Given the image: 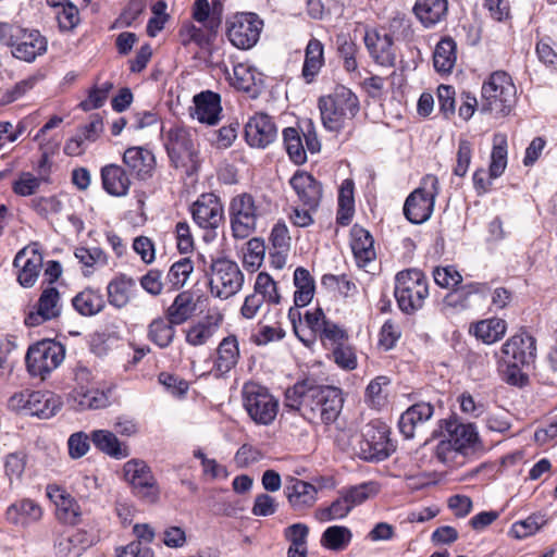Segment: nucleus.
Returning a JSON list of instances; mask_svg holds the SVG:
<instances>
[{
  "label": "nucleus",
  "mask_w": 557,
  "mask_h": 557,
  "mask_svg": "<svg viewBox=\"0 0 557 557\" xmlns=\"http://www.w3.org/2000/svg\"><path fill=\"white\" fill-rule=\"evenodd\" d=\"M342 389L331 385H320L313 379L295 383L285 392V407L295 410L312 424L333 423L343 409Z\"/></svg>",
  "instance_id": "f257e3e1"
},
{
  "label": "nucleus",
  "mask_w": 557,
  "mask_h": 557,
  "mask_svg": "<svg viewBox=\"0 0 557 557\" xmlns=\"http://www.w3.org/2000/svg\"><path fill=\"white\" fill-rule=\"evenodd\" d=\"M318 106L325 129L338 133L348 128L347 135H352L354 119L360 110L359 99L355 92L346 86L338 85L332 94L320 97Z\"/></svg>",
  "instance_id": "f03ea898"
},
{
  "label": "nucleus",
  "mask_w": 557,
  "mask_h": 557,
  "mask_svg": "<svg viewBox=\"0 0 557 557\" xmlns=\"http://www.w3.org/2000/svg\"><path fill=\"white\" fill-rule=\"evenodd\" d=\"M163 140L172 166L183 170L188 176L199 170V149L190 128L174 125L164 132Z\"/></svg>",
  "instance_id": "7ed1b4c3"
},
{
  "label": "nucleus",
  "mask_w": 557,
  "mask_h": 557,
  "mask_svg": "<svg viewBox=\"0 0 557 557\" xmlns=\"http://www.w3.org/2000/svg\"><path fill=\"white\" fill-rule=\"evenodd\" d=\"M516 94L511 76L505 71H495L482 84L480 109L495 117L506 116L515 106Z\"/></svg>",
  "instance_id": "20e7f679"
},
{
  "label": "nucleus",
  "mask_w": 557,
  "mask_h": 557,
  "mask_svg": "<svg viewBox=\"0 0 557 557\" xmlns=\"http://www.w3.org/2000/svg\"><path fill=\"white\" fill-rule=\"evenodd\" d=\"M0 41L11 48L14 58L28 63L46 53L48 47L47 38L39 30L4 22H0Z\"/></svg>",
  "instance_id": "39448f33"
},
{
  "label": "nucleus",
  "mask_w": 557,
  "mask_h": 557,
  "mask_svg": "<svg viewBox=\"0 0 557 557\" xmlns=\"http://www.w3.org/2000/svg\"><path fill=\"white\" fill-rule=\"evenodd\" d=\"M394 295L398 308L406 314L420 310L429 296V284L424 273L418 269H408L397 273Z\"/></svg>",
  "instance_id": "423d86ee"
},
{
  "label": "nucleus",
  "mask_w": 557,
  "mask_h": 557,
  "mask_svg": "<svg viewBox=\"0 0 557 557\" xmlns=\"http://www.w3.org/2000/svg\"><path fill=\"white\" fill-rule=\"evenodd\" d=\"M207 275L211 295L222 300L238 294L245 282V274L237 262L226 257L212 259Z\"/></svg>",
  "instance_id": "0eeeda50"
},
{
  "label": "nucleus",
  "mask_w": 557,
  "mask_h": 557,
  "mask_svg": "<svg viewBox=\"0 0 557 557\" xmlns=\"http://www.w3.org/2000/svg\"><path fill=\"white\" fill-rule=\"evenodd\" d=\"M228 216L232 235L246 239L256 232L261 210L251 194L242 193L230 200Z\"/></svg>",
  "instance_id": "6e6552de"
},
{
  "label": "nucleus",
  "mask_w": 557,
  "mask_h": 557,
  "mask_svg": "<svg viewBox=\"0 0 557 557\" xmlns=\"http://www.w3.org/2000/svg\"><path fill=\"white\" fill-rule=\"evenodd\" d=\"M263 21L253 12H237L225 21L228 41L240 50L255 47L260 38Z\"/></svg>",
  "instance_id": "1a4fd4ad"
},
{
  "label": "nucleus",
  "mask_w": 557,
  "mask_h": 557,
  "mask_svg": "<svg viewBox=\"0 0 557 557\" xmlns=\"http://www.w3.org/2000/svg\"><path fill=\"white\" fill-rule=\"evenodd\" d=\"M244 407L251 420L261 425L271 424L278 411V401L268 388L250 382L243 387Z\"/></svg>",
  "instance_id": "9d476101"
},
{
  "label": "nucleus",
  "mask_w": 557,
  "mask_h": 557,
  "mask_svg": "<svg viewBox=\"0 0 557 557\" xmlns=\"http://www.w3.org/2000/svg\"><path fill=\"white\" fill-rule=\"evenodd\" d=\"M395 451L389 438V428L380 420L369 422L359 442V455L366 461H382Z\"/></svg>",
  "instance_id": "9b49d317"
},
{
  "label": "nucleus",
  "mask_w": 557,
  "mask_h": 557,
  "mask_svg": "<svg viewBox=\"0 0 557 557\" xmlns=\"http://www.w3.org/2000/svg\"><path fill=\"white\" fill-rule=\"evenodd\" d=\"M438 195V180L426 175L423 185L414 189L406 199L404 214L413 224L428 221L433 212L435 198Z\"/></svg>",
  "instance_id": "f8f14e48"
},
{
  "label": "nucleus",
  "mask_w": 557,
  "mask_h": 557,
  "mask_svg": "<svg viewBox=\"0 0 557 557\" xmlns=\"http://www.w3.org/2000/svg\"><path fill=\"white\" fill-rule=\"evenodd\" d=\"M64 347L60 343L46 339L32 345L26 354L25 362L32 376L45 379L57 369L64 359Z\"/></svg>",
  "instance_id": "ddd939ff"
},
{
  "label": "nucleus",
  "mask_w": 557,
  "mask_h": 557,
  "mask_svg": "<svg viewBox=\"0 0 557 557\" xmlns=\"http://www.w3.org/2000/svg\"><path fill=\"white\" fill-rule=\"evenodd\" d=\"M9 404L15 410H23L26 414L36 416L41 419L53 417L62 406L59 396L50 392L39 391H25L14 394L10 398Z\"/></svg>",
  "instance_id": "4468645a"
},
{
  "label": "nucleus",
  "mask_w": 557,
  "mask_h": 557,
  "mask_svg": "<svg viewBox=\"0 0 557 557\" xmlns=\"http://www.w3.org/2000/svg\"><path fill=\"white\" fill-rule=\"evenodd\" d=\"M194 222L202 230L215 231L224 222V207L220 197L203 193L190 206Z\"/></svg>",
  "instance_id": "2eb2a0df"
},
{
  "label": "nucleus",
  "mask_w": 557,
  "mask_h": 557,
  "mask_svg": "<svg viewBox=\"0 0 557 557\" xmlns=\"http://www.w3.org/2000/svg\"><path fill=\"white\" fill-rule=\"evenodd\" d=\"M441 434L447 436V441L455 450L466 455L474 451L479 445V434L472 423H462L456 416L440 421Z\"/></svg>",
  "instance_id": "dca6fc26"
},
{
  "label": "nucleus",
  "mask_w": 557,
  "mask_h": 557,
  "mask_svg": "<svg viewBox=\"0 0 557 557\" xmlns=\"http://www.w3.org/2000/svg\"><path fill=\"white\" fill-rule=\"evenodd\" d=\"M497 362L532 364L536 358V339L527 332L509 337L495 354Z\"/></svg>",
  "instance_id": "f3484780"
},
{
  "label": "nucleus",
  "mask_w": 557,
  "mask_h": 557,
  "mask_svg": "<svg viewBox=\"0 0 557 557\" xmlns=\"http://www.w3.org/2000/svg\"><path fill=\"white\" fill-rule=\"evenodd\" d=\"M44 258L37 243L24 247L14 257L13 265L18 270L17 282L24 288L33 287L42 269Z\"/></svg>",
  "instance_id": "a211bd4d"
},
{
  "label": "nucleus",
  "mask_w": 557,
  "mask_h": 557,
  "mask_svg": "<svg viewBox=\"0 0 557 557\" xmlns=\"http://www.w3.org/2000/svg\"><path fill=\"white\" fill-rule=\"evenodd\" d=\"M277 138L273 119L262 112L251 116L245 125V139L252 148H267Z\"/></svg>",
  "instance_id": "6ab92c4d"
},
{
  "label": "nucleus",
  "mask_w": 557,
  "mask_h": 557,
  "mask_svg": "<svg viewBox=\"0 0 557 557\" xmlns=\"http://www.w3.org/2000/svg\"><path fill=\"white\" fill-rule=\"evenodd\" d=\"M299 202L310 210H318L322 196V184L309 172L297 170L289 180Z\"/></svg>",
  "instance_id": "aec40b11"
},
{
  "label": "nucleus",
  "mask_w": 557,
  "mask_h": 557,
  "mask_svg": "<svg viewBox=\"0 0 557 557\" xmlns=\"http://www.w3.org/2000/svg\"><path fill=\"white\" fill-rule=\"evenodd\" d=\"M122 161L129 174L144 182L152 178L157 166L154 153L141 146L128 147L123 153Z\"/></svg>",
  "instance_id": "412c9836"
},
{
  "label": "nucleus",
  "mask_w": 557,
  "mask_h": 557,
  "mask_svg": "<svg viewBox=\"0 0 557 557\" xmlns=\"http://www.w3.org/2000/svg\"><path fill=\"white\" fill-rule=\"evenodd\" d=\"M62 309L59 290L53 287H47L42 290L34 311L25 317V324L34 327L46 321L55 319L60 315Z\"/></svg>",
  "instance_id": "4be33fe9"
},
{
  "label": "nucleus",
  "mask_w": 557,
  "mask_h": 557,
  "mask_svg": "<svg viewBox=\"0 0 557 557\" xmlns=\"http://www.w3.org/2000/svg\"><path fill=\"white\" fill-rule=\"evenodd\" d=\"M112 387H74L70 393L72 407L76 411L98 410L110 405Z\"/></svg>",
  "instance_id": "5701e85b"
},
{
  "label": "nucleus",
  "mask_w": 557,
  "mask_h": 557,
  "mask_svg": "<svg viewBox=\"0 0 557 557\" xmlns=\"http://www.w3.org/2000/svg\"><path fill=\"white\" fill-rule=\"evenodd\" d=\"M364 45L374 59V61L383 66H394L396 62V53L394 50V39L392 35L381 34L376 30H368L364 35Z\"/></svg>",
  "instance_id": "b1692460"
},
{
  "label": "nucleus",
  "mask_w": 557,
  "mask_h": 557,
  "mask_svg": "<svg viewBox=\"0 0 557 557\" xmlns=\"http://www.w3.org/2000/svg\"><path fill=\"white\" fill-rule=\"evenodd\" d=\"M102 188L113 197H125L132 186L131 174L120 164H106L100 170Z\"/></svg>",
  "instance_id": "393cba45"
},
{
  "label": "nucleus",
  "mask_w": 557,
  "mask_h": 557,
  "mask_svg": "<svg viewBox=\"0 0 557 557\" xmlns=\"http://www.w3.org/2000/svg\"><path fill=\"white\" fill-rule=\"evenodd\" d=\"M434 413V407L431 403L420 401L410 406L401 413L398 428L406 438H412L424 422L430 420Z\"/></svg>",
  "instance_id": "a878e982"
},
{
  "label": "nucleus",
  "mask_w": 557,
  "mask_h": 557,
  "mask_svg": "<svg viewBox=\"0 0 557 557\" xmlns=\"http://www.w3.org/2000/svg\"><path fill=\"white\" fill-rule=\"evenodd\" d=\"M288 504L295 511H302L312 507L317 502L318 488L300 479L290 478L284 488Z\"/></svg>",
  "instance_id": "bb28decb"
},
{
  "label": "nucleus",
  "mask_w": 557,
  "mask_h": 557,
  "mask_svg": "<svg viewBox=\"0 0 557 557\" xmlns=\"http://www.w3.org/2000/svg\"><path fill=\"white\" fill-rule=\"evenodd\" d=\"M47 495L57 506V515L60 520L69 524H77L81 521V507L77 502L58 485H48Z\"/></svg>",
  "instance_id": "cd10ccee"
},
{
  "label": "nucleus",
  "mask_w": 557,
  "mask_h": 557,
  "mask_svg": "<svg viewBox=\"0 0 557 557\" xmlns=\"http://www.w3.org/2000/svg\"><path fill=\"white\" fill-rule=\"evenodd\" d=\"M194 115L200 123L215 125L222 112L221 96L211 90H205L194 96Z\"/></svg>",
  "instance_id": "c85d7f7f"
},
{
  "label": "nucleus",
  "mask_w": 557,
  "mask_h": 557,
  "mask_svg": "<svg viewBox=\"0 0 557 557\" xmlns=\"http://www.w3.org/2000/svg\"><path fill=\"white\" fill-rule=\"evenodd\" d=\"M374 240L370 232L355 224L351 228V250L358 267L364 268L375 259Z\"/></svg>",
  "instance_id": "c756f323"
},
{
  "label": "nucleus",
  "mask_w": 557,
  "mask_h": 557,
  "mask_svg": "<svg viewBox=\"0 0 557 557\" xmlns=\"http://www.w3.org/2000/svg\"><path fill=\"white\" fill-rule=\"evenodd\" d=\"M412 11L421 24L430 28L446 18L448 0H416Z\"/></svg>",
  "instance_id": "7c9ffc66"
},
{
  "label": "nucleus",
  "mask_w": 557,
  "mask_h": 557,
  "mask_svg": "<svg viewBox=\"0 0 557 557\" xmlns=\"http://www.w3.org/2000/svg\"><path fill=\"white\" fill-rule=\"evenodd\" d=\"M91 543L92 540L86 531H67L57 540V555L58 557H78Z\"/></svg>",
  "instance_id": "2f4dec72"
},
{
  "label": "nucleus",
  "mask_w": 557,
  "mask_h": 557,
  "mask_svg": "<svg viewBox=\"0 0 557 557\" xmlns=\"http://www.w3.org/2000/svg\"><path fill=\"white\" fill-rule=\"evenodd\" d=\"M324 65V46L317 39L311 38L305 49V61L301 70V76L306 83H312L322 66Z\"/></svg>",
  "instance_id": "473e14b6"
},
{
  "label": "nucleus",
  "mask_w": 557,
  "mask_h": 557,
  "mask_svg": "<svg viewBox=\"0 0 557 557\" xmlns=\"http://www.w3.org/2000/svg\"><path fill=\"white\" fill-rule=\"evenodd\" d=\"M90 438L98 450L114 459H124L129 455L128 446L121 443L116 435L109 430H95L91 432Z\"/></svg>",
  "instance_id": "72a5a7b5"
},
{
  "label": "nucleus",
  "mask_w": 557,
  "mask_h": 557,
  "mask_svg": "<svg viewBox=\"0 0 557 557\" xmlns=\"http://www.w3.org/2000/svg\"><path fill=\"white\" fill-rule=\"evenodd\" d=\"M197 305L190 292L184 290L176 295L173 302L166 308L164 315L173 324L182 325L195 313Z\"/></svg>",
  "instance_id": "f704fd0d"
},
{
  "label": "nucleus",
  "mask_w": 557,
  "mask_h": 557,
  "mask_svg": "<svg viewBox=\"0 0 557 557\" xmlns=\"http://www.w3.org/2000/svg\"><path fill=\"white\" fill-rule=\"evenodd\" d=\"M239 359L238 341L235 335L224 337L216 348V359L214 361V369L225 374L230 372L237 364Z\"/></svg>",
  "instance_id": "c9c22d12"
},
{
  "label": "nucleus",
  "mask_w": 557,
  "mask_h": 557,
  "mask_svg": "<svg viewBox=\"0 0 557 557\" xmlns=\"http://www.w3.org/2000/svg\"><path fill=\"white\" fill-rule=\"evenodd\" d=\"M222 322V315H208L186 330V343L197 347L208 343Z\"/></svg>",
  "instance_id": "e433bc0d"
},
{
  "label": "nucleus",
  "mask_w": 557,
  "mask_h": 557,
  "mask_svg": "<svg viewBox=\"0 0 557 557\" xmlns=\"http://www.w3.org/2000/svg\"><path fill=\"white\" fill-rule=\"evenodd\" d=\"M457 61V44L449 37H443L435 46L433 65L438 73H450Z\"/></svg>",
  "instance_id": "4c0bfd02"
},
{
  "label": "nucleus",
  "mask_w": 557,
  "mask_h": 557,
  "mask_svg": "<svg viewBox=\"0 0 557 557\" xmlns=\"http://www.w3.org/2000/svg\"><path fill=\"white\" fill-rule=\"evenodd\" d=\"M176 324L168 318L157 317L147 326V338L161 349L170 347L175 338Z\"/></svg>",
  "instance_id": "58836bf2"
},
{
  "label": "nucleus",
  "mask_w": 557,
  "mask_h": 557,
  "mask_svg": "<svg viewBox=\"0 0 557 557\" xmlns=\"http://www.w3.org/2000/svg\"><path fill=\"white\" fill-rule=\"evenodd\" d=\"M355 183L350 178L342 182L338 190L336 222L342 226L350 224L355 214Z\"/></svg>",
  "instance_id": "ea45409f"
},
{
  "label": "nucleus",
  "mask_w": 557,
  "mask_h": 557,
  "mask_svg": "<svg viewBox=\"0 0 557 557\" xmlns=\"http://www.w3.org/2000/svg\"><path fill=\"white\" fill-rule=\"evenodd\" d=\"M488 289L487 283L471 282L463 285L459 284L444 297V302L446 306L463 309L468 306L469 298L472 295H485Z\"/></svg>",
  "instance_id": "a19ab883"
},
{
  "label": "nucleus",
  "mask_w": 557,
  "mask_h": 557,
  "mask_svg": "<svg viewBox=\"0 0 557 557\" xmlns=\"http://www.w3.org/2000/svg\"><path fill=\"white\" fill-rule=\"evenodd\" d=\"M72 305L81 315L91 317L102 311L106 301L99 290L85 288L72 299Z\"/></svg>",
  "instance_id": "79ce46f5"
},
{
  "label": "nucleus",
  "mask_w": 557,
  "mask_h": 557,
  "mask_svg": "<svg viewBox=\"0 0 557 557\" xmlns=\"http://www.w3.org/2000/svg\"><path fill=\"white\" fill-rule=\"evenodd\" d=\"M135 285V280L124 274L113 278L107 286L109 304L119 309L125 307L131 300Z\"/></svg>",
  "instance_id": "37998d69"
},
{
  "label": "nucleus",
  "mask_w": 557,
  "mask_h": 557,
  "mask_svg": "<svg viewBox=\"0 0 557 557\" xmlns=\"http://www.w3.org/2000/svg\"><path fill=\"white\" fill-rule=\"evenodd\" d=\"M40 506L33 499H22L12 504L7 510V518L14 524H25L41 518Z\"/></svg>",
  "instance_id": "c03bdc74"
},
{
  "label": "nucleus",
  "mask_w": 557,
  "mask_h": 557,
  "mask_svg": "<svg viewBox=\"0 0 557 557\" xmlns=\"http://www.w3.org/2000/svg\"><path fill=\"white\" fill-rule=\"evenodd\" d=\"M473 334L484 344L491 345L502 339L507 330V323L500 318L479 321L473 325Z\"/></svg>",
  "instance_id": "a18cd8bd"
},
{
  "label": "nucleus",
  "mask_w": 557,
  "mask_h": 557,
  "mask_svg": "<svg viewBox=\"0 0 557 557\" xmlns=\"http://www.w3.org/2000/svg\"><path fill=\"white\" fill-rule=\"evenodd\" d=\"M294 284L296 286L295 306L297 308L307 306L314 295V280L310 272L302 267H298L294 272Z\"/></svg>",
  "instance_id": "49530a36"
},
{
  "label": "nucleus",
  "mask_w": 557,
  "mask_h": 557,
  "mask_svg": "<svg viewBox=\"0 0 557 557\" xmlns=\"http://www.w3.org/2000/svg\"><path fill=\"white\" fill-rule=\"evenodd\" d=\"M134 494L147 504H156L160 498V487L151 471L129 483Z\"/></svg>",
  "instance_id": "de8ad7c7"
},
{
  "label": "nucleus",
  "mask_w": 557,
  "mask_h": 557,
  "mask_svg": "<svg viewBox=\"0 0 557 557\" xmlns=\"http://www.w3.org/2000/svg\"><path fill=\"white\" fill-rule=\"evenodd\" d=\"M352 537L351 531L344 525H332L324 530L321 545L331 550H343Z\"/></svg>",
  "instance_id": "09e8293b"
},
{
  "label": "nucleus",
  "mask_w": 557,
  "mask_h": 557,
  "mask_svg": "<svg viewBox=\"0 0 557 557\" xmlns=\"http://www.w3.org/2000/svg\"><path fill=\"white\" fill-rule=\"evenodd\" d=\"M253 293L261 296L263 301L268 305H278L282 299L277 288V283L267 272H260L257 274Z\"/></svg>",
  "instance_id": "8fccbe9b"
},
{
  "label": "nucleus",
  "mask_w": 557,
  "mask_h": 557,
  "mask_svg": "<svg viewBox=\"0 0 557 557\" xmlns=\"http://www.w3.org/2000/svg\"><path fill=\"white\" fill-rule=\"evenodd\" d=\"M193 271V261L189 258H182L170 267L165 277V284L170 285V289L172 290L181 289Z\"/></svg>",
  "instance_id": "3c124183"
},
{
  "label": "nucleus",
  "mask_w": 557,
  "mask_h": 557,
  "mask_svg": "<svg viewBox=\"0 0 557 557\" xmlns=\"http://www.w3.org/2000/svg\"><path fill=\"white\" fill-rule=\"evenodd\" d=\"M507 166V138L504 135H495L488 174L491 178L499 177Z\"/></svg>",
  "instance_id": "603ef678"
},
{
  "label": "nucleus",
  "mask_w": 557,
  "mask_h": 557,
  "mask_svg": "<svg viewBox=\"0 0 557 557\" xmlns=\"http://www.w3.org/2000/svg\"><path fill=\"white\" fill-rule=\"evenodd\" d=\"M283 141L290 160L296 164H302L307 160V153L300 133L295 127L283 129Z\"/></svg>",
  "instance_id": "864d4df0"
},
{
  "label": "nucleus",
  "mask_w": 557,
  "mask_h": 557,
  "mask_svg": "<svg viewBox=\"0 0 557 557\" xmlns=\"http://www.w3.org/2000/svg\"><path fill=\"white\" fill-rule=\"evenodd\" d=\"M337 54L343 61L344 69L351 73L358 69V62L356 59L358 52V46L356 42L345 34L336 36Z\"/></svg>",
  "instance_id": "5fc2aeb1"
},
{
  "label": "nucleus",
  "mask_w": 557,
  "mask_h": 557,
  "mask_svg": "<svg viewBox=\"0 0 557 557\" xmlns=\"http://www.w3.org/2000/svg\"><path fill=\"white\" fill-rule=\"evenodd\" d=\"M193 18L198 23L203 24L207 30L215 35L221 24L220 15L214 12L211 13L210 3L208 0H196L193 7Z\"/></svg>",
  "instance_id": "6e6d98bb"
},
{
  "label": "nucleus",
  "mask_w": 557,
  "mask_h": 557,
  "mask_svg": "<svg viewBox=\"0 0 557 557\" xmlns=\"http://www.w3.org/2000/svg\"><path fill=\"white\" fill-rule=\"evenodd\" d=\"M352 509L341 494L330 506L320 507L314 511V518L320 522H327L345 518Z\"/></svg>",
  "instance_id": "4d7b16f0"
},
{
  "label": "nucleus",
  "mask_w": 557,
  "mask_h": 557,
  "mask_svg": "<svg viewBox=\"0 0 557 557\" xmlns=\"http://www.w3.org/2000/svg\"><path fill=\"white\" fill-rule=\"evenodd\" d=\"M42 182L47 178L35 176L32 172H21L16 180L12 183V190L20 197H28L35 195Z\"/></svg>",
  "instance_id": "13d9d810"
},
{
  "label": "nucleus",
  "mask_w": 557,
  "mask_h": 557,
  "mask_svg": "<svg viewBox=\"0 0 557 557\" xmlns=\"http://www.w3.org/2000/svg\"><path fill=\"white\" fill-rule=\"evenodd\" d=\"M377 492L379 488L376 483L367 482L343 490L341 491V494L345 497L348 505L352 509L354 507L364 503L371 496H374Z\"/></svg>",
  "instance_id": "bf43d9fd"
},
{
  "label": "nucleus",
  "mask_w": 557,
  "mask_h": 557,
  "mask_svg": "<svg viewBox=\"0 0 557 557\" xmlns=\"http://www.w3.org/2000/svg\"><path fill=\"white\" fill-rule=\"evenodd\" d=\"M546 522L545 515L533 513L524 520L515 522L511 527V533L517 539H524L537 532Z\"/></svg>",
  "instance_id": "052dcab7"
},
{
  "label": "nucleus",
  "mask_w": 557,
  "mask_h": 557,
  "mask_svg": "<svg viewBox=\"0 0 557 557\" xmlns=\"http://www.w3.org/2000/svg\"><path fill=\"white\" fill-rule=\"evenodd\" d=\"M113 87L114 86H113L112 82H104L99 86H95L89 91L87 99L83 100L79 103V107L84 111H90L94 109L101 108L104 104V102H106L110 91L113 89Z\"/></svg>",
  "instance_id": "680f3d73"
},
{
  "label": "nucleus",
  "mask_w": 557,
  "mask_h": 557,
  "mask_svg": "<svg viewBox=\"0 0 557 557\" xmlns=\"http://www.w3.org/2000/svg\"><path fill=\"white\" fill-rule=\"evenodd\" d=\"M231 85L238 90L250 91L253 86L255 76L250 67L246 64L238 63L233 66V74L226 72Z\"/></svg>",
  "instance_id": "e2e57ef3"
},
{
  "label": "nucleus",
  "mask_w": 557,
  "mask_h": 557,
  "mask_svg": "<svg viewBox=\"0 0 557 557\" xmlns=\"http://www.w3.org/2000/svg\"><path fill=\"white\" fill-rule=\"evenodd\" d=\"M433 278L440 287L451 290L462 283V275L454 265L436 267L433 270Z\"/></svg>",
  "instance_id": "0e129e2a"
},
{
  "label": "nucleus",
  "mask_w": 557,
  "mask_h": 557,
  "mask_svg": "<svg viewBox=\"0 0 557 557\" xmlns=\"http://www.w3.org/2000/svg\"><path fill=\"white\" fill-rule=\"evenodd\" d=\"M30 208L40 216L48 218L61 212L63 205L58 196H40L30 200Z\"/></svg>",
  "instance_id": "69168bd1"
},
{
  "label": "nucleus",
  "mask_w": 557,
  "mask_h": 557,
  "mask_svg": "<svg viewBox=\"0 0 557 557\" xmlns=\"http://www.w3.org/2000/svg\"><path fill=\"white\" fill-rule=\"evenodd\" d=\"M401 337V329L398 323L388 319L382 325L379 333V346L385 351L393 349Z\"/></svg>",
  "instance_id": "338daca9"
},
{
  "label": "nucleus",
  "mask_w": 557,
  "mask_h": 557,
  "mask_svg": "<svg viewBox=\"0 0 557 557\" xmlns=\"http://www.w3.org/2000/svg\"><path fill=\"white\" fill-rule=\"evenodd\" d=\"M529 366L530 364H518V362H498V367L503 373L504 381L510 385L519 387H522L528 383V375L522 372V368Z\"/></svg>",
  "instance_id": "774afa93"
}]
</instances>
